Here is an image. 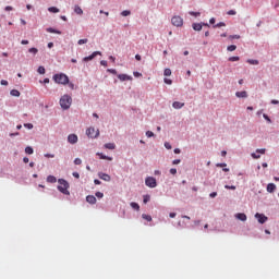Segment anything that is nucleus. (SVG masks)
Masks as SVG:
<instances>
[{"instance_id":"nucleus-1","label":"nucleus","mask_w":279,"mask_h":279,"mask_svg":"<svg viewBox=\"0 0 279 279\" xmlns=\"http://www.w3.org/2000/svg\"><path fill=\"white\" fill-rule=\"evenodd\" d=\"M58 191H60V193H63V195H71V192H69V182H66V180L64 179H59L58 180Z\"/></svg>"},{"instance_id":"nucleus-2","label":"nucleus","mask_w":279,"mask_h":279,"mask_svg":"<svg viewBox=\"0 0 279 279\" xmlns=\"http://www.w3.org/2000/svg\"><path fill=\"white\" fill-rule=\"evenodd\" d=\"M71 104H73V98L69 95H63L60 99V106L63 110H69L71 108Z\"/></svg>"},{"instance_id":"nucleus-3","label":"nucleus","mask_w":279,"mask_h":279,"mask_svg":"<svg viewBox=\"0 0 279 279\" xmlns=\"http://www.w3.org/2000/svg\"><path fill=\"white\" fill-rule=\"evenodd\" d=\"M52 80L56 82V84H62L63 86L69 84V76L64 73L54 74Z\"/></svg>"},{"instance_id":"nucleus-4","label":"nucleus","mask_w":279,"mask_h":279,"mask_svg":"<svg viewBox=\"0 0 279 279\" xmlns=\"http://www.w3.org/2000/svg\"><path fill=\"white\" fill-rule=\"evenodd\" d=\"M171 23L174 25V27H182V25H184V19H182V16L174 15L171 19Z\"/></svg>"},{"instance_id":"nucleus-5","label":"nucleus","mask_w":279,"mask_h":279,"mask_svg":"<svg viewBox=\"0 0 279 279\" xmlns=\"http://www.w3.org/2000/svg\"><path fill=\"white\" fill-rule=\"evenodd\" d=\"M145 184L148 186V189H156L158 186V183L156 182V178L154 177H147L145 179Z\"/></svg>"},{"instance_id":"nucleus-6","label":"nucleus","mask_w":279,"mask_h":279,"mask_svg":"<svg viewBox=\"0 0 279 279\" xmlns=\"http://www.w3.org/2000/svg\"><path fill=\"white\" fill-rule=\"evenodd\" d=\"M86 134L89 136V138H97V136H99V130L90 126L86 130Z\"/></svg>"},{"instance_id":"nucleus-7","label":"nucleus","mask_w":279,"mask_h":279,"mask_svg":"<svg viewBox=\"0 0 279 279\" xmlns=\"http://www.w3.org/2000/svg\"><path fill=\"white\" fill-rule=\"evenodd\" d=\"M97 56H101V51H94L90 56L84 57L83 62H90V60H95Z\"/></svg>"},{"instance_id":"nucleus-8","label":"nucleus","mask_w":279,"mask_h":279,"mask_svg":"<svg viewBox=\"0 0 279 279\" xmlns=\"http://www.w3.org/2000/svg\"><path fill=\"white\" fill-rule=\"evenodd\" d=\"M255 219H257L258 223H266L268 218L264 214L256 213Z\"/></svg>"},{"instance_id":"nucleus-9","label":"nucleus","mask_w":279,"mask_h":279,"mask_svg":"<svg viewBox=\"0 0 279 279\" xmlns=\"http://www.w3.org/2000/svg\"><path fill=\"white\" fill-rule=\"evenodd\" d=\"M68 142L71 144V145H75V143H77V135L76 134H70L68 136Z\"/></svg>"},{"instance_id":"nucleus-10","label":"nucleus","mask_w":279,"mask_h":279,"mask_svg":"<svg viewBox=\"0 0 279 279\" xmlns=\"http://www.w3.org/2000/svg\"><path fill=\"white\" fill-rule=\"evenodd\" d=\"M118 78L120 82H128V81H132V76L128 75V74H119Z\"/></svg>"},{"instance_id":"nucleus-11","label":"nucleus","mask_w":279,"mask_h":279,"mask_svg":"<svg viewBox=\"0 0 279 279\" xmlns=\"http://www.w3.org/2000/svg\"><path fill=\"white\" fill-rule=\"evenodd\" d=\"M235 219H239L240 221H247V215L244 213H239L235 215Z\"/></svg>"},{"instance_id":"nucleus-12","label":"nucleus","mask_w":279,"mask_h":279,"mask_svg":"<svg viewBox=\"0 0 279 279\" xmlns=\"http://www.w3.org/2000/svg\"><path fill=\"white\" fill-rule=\"evenodd\" d=\"M86 202L88 204H97V198L94 195L86 196Z\"/></svg>"},{"instance_id":"nucleus-13","label":"nucleus","mask_w":279,"mask_h":279,"mask_svg":"<svg viewBox=\"0 0 279 279\" xmlns=\"http://www.w3.org/2000/svg\"><path fill=\"white\" fill-rule=\"evenodd\" d=\"M172 108H174L175 110H180L181 108H184V102L174 101L172 104Z\"/></svg>"},{"instance_id":"nucleus-14","label":"nucleus","mask_w":279,"mask_h":279,"mask_svg":"<svg viewBox=\"0 0 279 279\" xmlns=\"http://www.w3.org/2000/svg\"><path fill=\"white\" fill-rule=\"evenodd\" d=\"M235 97H239L241 99H245L247 98V92L243 90V92H236L235 93Z\"/></svg>"},{"instance_id":"nucleus-15","label":"nucleus","mask_w":279,"mask_h":279,"mask_svg":"<svg viewBox=\"0 0 279 279\" xmlns=\"http://www.w3.org/2000/svg\"><path fill=\"white\" fill-rule=\"evenodd\" d=\"M100 180H104L105 182H110V175L107 173H99Z\"/></svg>"},{"instance_id":"nucleus-16","label":"nucleus","mask_w":279,"mask_h":279,"mask_svg":"<svg viewBox=\"0 0 279 279\" xmlns=\"http://www.w3.org/2000/svg\"><path fill=\"white\" fill-rule=\"evenodd\" d=\"M47 182H49L50 184H56L58 182V179H56V177L53 175H48Z\"/></svg>"},{"instance_id":"nucleus-17","label":"nucleus","mask_w":279,"mask_h":279,"mask_svg":"<svg viewBox=\"0 0 279 279\" xmlns=\"http://www.w3.org/2000/svg\"><path fill=\"white\" fill-rule=\"evenodd\" d=\"M46 32H48V34H59V35L62 34V32L51 27L46 28Z\"/></svg>"},{"instance_id":"nucleus-18","label":"nucleus","mask_w":279,"mask_h":279,"mask_svg":"<svg viewBox=\"0 0 279 279\" xmlns=\"http://www.w3.org/2000/svg\"><path fill=\"white\" fill-rule=\"evenodd\" d=\"M267 191H268V193H274V191H276V184L269 183L267 185Z\"/></svg>"},{"instance_id":"nucleus-19","label":"nucleus","mask_w":279,"mask_h":279,"mask_svg":"<svg viewBox=\"0 0 279 279\" xmlns=\"http://www.w3.org/2000/svg\"><path fill=\"white\" fill-rule=\"evenodd\" d=\"M192 27L195 32H202V24L199 23H194Z\"/></svg>"},{"instance_id":"nucleus-20","label":"nucleus","mask_w":279,"mask_h":279,"mask_svg":"<svg viewBox=\"0 0 279 279\" xmlns=\"http://www.w3.org/2000/svg\"><path fill=\"white\" fill-rule=\"evenodd\" d=\"M97 156L100 157V160H112V157L106 156L101 153H97Z\"/></svg>"},{"instance_id":"nucleus-21","label":"nucleus","mask_w":279,"mask_h":279,"mask_svg":"<svg viewBox=\"0 0 279 279\" xmlns=\"http://www.w3.org/2000/svg\"><path fill=\"white\" fill-rule=\"evenodd\" d=\"M74 12H75V14H78V15L84 14V11L80 8V5L74 7Z\"/></svg>"},{"instance_id":"nucleus-22","label":"nucleus","mask_w":279,"mask_h":279,"mask_svg":"<svg viewBox=\"0 0 279 279\" xmlns=\"http://www.w3.org/2000/svg\"><path fill=\"white\" fill-rule=\"evenodd\" d=\"M10 95H12V97H21V92H19L17 89H12L10 92Z\"/></svg>"},{"instance_id":"nucleus-23","label":"nucleus","mask_w":279,"mask_h":279,"mask_svg":"<svg viewBox=\"0 0 279 279\" xmlns=\"http://www.w3.org/2000/svg\"><path fill=\"white\" fill-rule=\"evenodd\" d=\"M117 145H114V143H107L105 144V148L106 149H116Z\"/></svg>"},{"instance_id":"nucleus-24","label":"nucleus","mask_w":279,"mask_h":279,"mask_svg":"<svg viewBox=\"0 0 279 279\" xmlns=\"http://www.w3.org/2000/svg\"><path fill=\"white\" fill-rule=\"evenodd\" d=\"M48 12H52V14H58V12H60V9L56 7H50L48 8Z\"/></svg>"},{"instance_id":"nucleus-25","label":"nucleus","mask_w":279,"mask_h":279,"mask_svg":"<svg viewBox=\"0 0 279 279\" xmlns=\"http://www.w3.org/2000/svg\"><path fill=\"white\" fill-rule=\"evenodd\" d=\"M131 208H133V210H141V206L138 205V203H131Z\"/></svg>"},{"instance_id":"nucleus-26","label":"nucleus","mask_w":279,"mask_h":279,"mask_svg":"<svg viewBox=\"0 0 279 279\" xmlns=\"http://www.w3.org/2000/svg\"><path fill=\"white\" fill-rule=\"evenodd\" d=\"M25 154H28L29 156H32V154H34V148H32V146H27L25 148Z\"/></svg>"},{"instance_id":"nucleus-27","label":"nucleus","mask_w":279,"mask_h":279,"mask_svg":"<svg viewBox=\"0 0 279 279\" xmlns=\"http://www.w3.org/2000/svg\"><path fill=\"white\" fill-rule=\"evenodd\" d=\"M37 73H39V75H45L46 73L45 66L40 65L37 70Z\"/></svg>"},{"instance_id":"nucleus-28","label":"nucleus","mask_w":279,"mask_h":279,"mask_svg":"<svg viewBox=\"0 0 279 279\" xmlns=\"http://www.w3.org/2000/svg\"><path fill=\"white\" fill-rule=\"evenodd\" d=\"M247 63L248 64H254V65H258L259 64L258 60H254V59H248Z\"/></svg>"},{"instance_id":"nucleus-29","label":"nucleus","mask_w":279,"mask_h":279,"mask_svg":"<svg viewBox=\"0 0 279 279\" xmlns=\"http://www.w3.org/2000/svg\"><path fill=\"white\" fill-rule=\"evenodd\" d=\"M130 14H132L130 10H124L121 12V16H130Z\"/></svg>"},{"instance_id":"nucleus-30","label":"nucleus","mask_w":279,"mask_h":279,"mask_svg":"<svg viewBox=\"0 0 279 279\" xmlns=\"http://www.w3.org/2000/svg\"><path fill=\"white\" fill-rule=\"evenodd\" d=\"M163 75L166 76V77H169V76H171V69H166L165 71H163Z\"/></svg>"},{"instance_id":"nucleus-31","label":"nucleus","mask_w":279,"mask_h":279,"mask_svg":"<svg viewBox=\"0 0 279 279\" xmlns=\"http://www.w3.org/2000/svg\"><path fill=\"white\" fill-rule=\"evenodd\" d=\"M142 218H144L146 221H151V216L150 215L143 214Z\"/></svg>"},{"instance_id":"nucleus-32","label":"nucleus","mask_w":279,"mask_h":279,"mask_svg":"<svg viewBox=\"0 0 279 279\" xmlns=\"http://www.w3.org/2000/svg\"><path fill=\"white\" fill-rule=\"evenodd\" d=\"M225 189H227L229 191H236V186H234V185H225Z\"/></svg>"},{"instance_id":"nucleus-33","label":"nucleus","mask_w":279,"mask_h":279,"mask_svg":"<svg viewBox=\"0 0 279 279\" xmlns=\"http://www.w3.org/2000/svg\"><path fill=\"white\" fill-rule=\"evenodd\" d=\"M227 50L228 51H236V46L235 45L228 46Z\"/></svg>"},{"instance_id":"nucleus-34","label":"nucleus","mask_w":279,"mask_h":279,"mask_svg":"<svg viewBox=\"0 0 279 279\" xmlns=\"http://www.w3.org/2000/svg\"><path fill=\"white\" fill-rule=\"evenodd\" d=\"M240 58L239 57H230L229 62H239Z\"/></svg>"},{"instance_id":"nucleus-35","label":"nucleus","mask_w":279,"mask_h":279,"mask_svg":"<svg viewBox=\"0 0 279 279\" xmlns=\"http://www.w3.org/2000/svg\"><path fill=\"white\" fill-rule=\"evenodd\" d=\"M24 128H27V130H34V124L32 123H25Z\"/></svg>"},{"instance_id":"nucleus-36","label":"nucleus","mask_w":279,"mask_h":279,"mask_svg":"<svg viewBox=\"0 0 279 279\" xmlns=\"http://www.w3.org/2000/svg\"><path fill=\"white\" fill-rule=\"evenodd\" d=\"M29 53H34V56H36V53H38V49L37 48H31L28 50Z\"/></svg>"},{"instance_id":"nucleus-37","label":"nucleus","mask_w":279,"mask_h":279,"mask_svg":"<svg viewBox=\"0 0 279 279\" xmlns=\"http://www.w3.org/2000/svg\"><path fill=\"white\" fill-rule=\"evenodd\" d=\"M216 27H226V23L219 22L218 24L214 25V28Z\"/></svg>"},{"instance_id":"nucleus-38","label":"nucleus","mask_w":279,"mask_h":279,"mask_svg":"<svg viewBox=\"0 0 279 279\" xmlns=\"http://www.w3.org/2000/svg\"><path fill=\"white\" fill-rule=\"evenodd\" d=\"M263 118L265 119V121H267L268 123H271V119L269 118V116H267V113L263 114Z\"/></svg>"},{"instance_id":"nucleus-39","label":"nucleus","mask_w":279,"mask_h":279,"mask_svg":"<svg viewBox=\"0 0 279 279\" xmlns=\"http://www.w3.org/2000/svg\"><path fill=\"white\" fill-rule=\"evenodd\" d=\"M251 156H252V158H254V160H258V158H260V155H258L256 153H252Z\"/></svg>"},{"instance_id":"nucleus-40","label":"nucleus","mask_w":279,"mask_h":279,"mask_svg":"<svg viewBox=\"0 0 279 279\" xmlns=\"http://www.w3.org/2000/svg\"><path fill=\"white\" fill-rule=\"evenodd\" d=\"M86 43H88V39H80L77 45H86Z\"/></svg>"},{"instance_id":"nucleus-41","label":"nucleus","mask_w":279,"mask_h":279,"mask_svg":"<svg viewBox=\"0 0 279 279\" xmlns=\"http://www.w3.org/2000/svg\"><path fill=\"white\" fill-rule=\"evenodd\" d=\"M146 136H147V138H151V136H154V132L147 131Z\"/></svg>"},{"instance_id":"nucleus-42","label":"nucleus","mask_w":279,"mask_h":279,"mask_svg":"<svg viewBox=\"0 0 279 279\" xmlns=\"http://www.w3.org/2000/svg\"><path fill=\"white\" fill-rule=\"evenodd\" d=\"M108 73H111L112 75H117V71L114 69H108Z\"/></svg>"},{"instance_id":"nucleus-43","label":"nucleus","mask_w":279,"mask_h":279,"mask_svg":"<svg viewBox=\"0 0 279 279\" xmlns=\"http://www.w3.org/2000/svg\"><path fill=\"white\" fill-rule=\"evenodd\" d=\"M170 173H171V175H175V173H178V169L171 168Z\"/></svg>"},{"instance_id":"nucleus-44","label":"nucleus","mask_w":279,"mask_h":279,"mask_svg":"<svg viewBox=\"0 0 279 279\" xmlns=\"http://www.w3.org/2000/svg\"><path fill=\"white\" fill-rule=\"evenodd\" d=\"M227 14H229V16H234L236 14V11L230 10V11H228Z\"/></svg>"},{"instance_id":"nucleus-45","label":"nucleus","mask_w":279,"mask_h":279,"mask_svg":"<svg viewBox=\"0 0 279 279\" xmlns=\"http://www.w3.org/2000/svg\"><path fill=\"white\" fill-rule=\"evenodd\" d=\"M163 82L165 84H169V85L173 84V81H171V78H165Z\"/></svg>"},{"instance_id":"nucleus-46","label":"nucleus","mask_w":279,"mask_h":279,"mask_svg":"<svg viewBox=\"0 0 279 279\" xmlns=\"http://www.w3.org/2000/svg\"><path fill=\"white\" fill-rule=\"evenodd\" d=\"M74 165H82V159L75 158L74 159Z\"/></svg>"},{"instance_id":"nucleus-47","label":"nucleus","mask_w":279,"mask_h":279,"mask_svg":"<svg viewBox=\"0 0 279 279\" xmlns=\"http://www.w3.org/2000/svg\"><path fill=\"white\" fill-rule=\"evenodd\" d=\"M149 199H150L149 195H145L144 199H143L144 204H147V202H149Z\"/></svg>"},{"instance_id":"nucleus-48","label":"nucleus","mask_w":279,"mask_h":279,"mask_svg":"<svg viewBox=\"0 0 279 279\" xmlns=\"http://www.w3.org/2000/svg\"><path fill=\"white\" fill-rule=\"evenodd\" d=\"M266 149L265 148H259L256 149V154H265Z\"/></svg>"},{"instance_id":"nucleus-49","label":"nucleus","mask_w":279,"mask_h":279,"mask_svg":"<svg viewBox=\"0 0 279 279\" xmlns=\"http://www.w3.org/2000/svg\"><path fill=\"white\" fill-rule=\"evenodd\" d=\"M96 197H98L99 199H101V197H104V193H101V192H96Z\"/></svg>"},{"instance_id":"nucleus-50","label":"nucleus","mask_w":279,"mask_h":279,"mask_svg":"<svg viewBox=\"0 0 279 279\" xmlns=\"http://www.w3.org/2000/svg\"><path fill=\"white\" fill-rule=\"evenodd\" d=\"M133 75H134V77H142L143 76V74L140 73V72H134Z\"/></svg>"},{"instance_id":"nucleus-51","label":"nucleus","mask_w":279,"mask_h":279,"mask_svg":"<svg viewBox=\"0 0 279 279\" xmlns=\"http://www.w3.org/2000/svg\"><path fill=\"white\" fill-rule=\"evenodd\" d=\"M72 175H73V178H76V180H80V173L78 172H73Z\"/></svg>"},{"instance_id":"nucleus-52","label":"nucleus","mask_w":279,"mask_h":279,"mask_svg":"<svg viewBox=\"0 0 279 279\" xmlns=\"http://www.w3.org/2000/svg\"><path fill=\"white\" fill-rule=\"evenodd\" d=\"M190 14H191V16H199L201 13H199V12H193V11H192V12H190Z\"/></svg>"},{"instance_id":"nucleus-53","label":"nucleus","mask_w":279,"mask_h":279,"mask_svg":"<svg viewBox=\"0 0 279 279\" xmlns=\"http://www.w3.org/2000/svg\"><path fill=\"white\" fill-rule=\"evenodd\" d=\"M100 64H101V66H108V61L102 60V61H100Z\"/></svg>"},{"instance_id":"nucleus-54","label":"nucleus","mask_w":279,"mask_h":279,"mask_svg":"<svg viewBox=\"0 0 279 279\" xmlns=\"http://www.w3.org/2000/svg\"><path fill=\"white\" fill-rule=\"evenodd\" d=\"M0 84H1V86H8V81L2 80V81L0 82Z\"/></svg>"},{"instance_id":"nucleus-55","label":"nucleus","mask_w":279,"mask_h":279,"mask_svg":"<svg viewBox=\"0 0 279 279\" xmlns=\"http://www.w3.org/2000/svg\"><path fill=\"white\" fill-rule=\"evenodd\" d=\"M180 162H181L180 159H174V160L172 161V165H180Z\"/></svg>"},{"instance_id":"nucleus-56","label":"nucleus","mask_w":279,"mask_h":279,"mask_svg":"<svg viewBox=\"0 0 279 279\" xmlns=\"http://www.w3.org/2000/svg\"><path fill=\"white\" fill-rule=\"evenodd\" d=\"M21 44H22V45H29V40L23 39V40L21 41Z\"/></svg>"},{"instance_id":"nucleus-57","label":"nucleus","mask_w":279,"mask_h":279,"mask_svg":"<svg viewBox=\"0 0 279 279\" xmlns=\"http://www.w3.org/2000/svg\"><path fill=\"white\" fill-rule=\"evenodd\" d=\"M217 196V192H213L209 194V197L215 198Z\"/></svg>"},{"instance_id":"nucleus-58","label":"nucleus","mask_w":279,"mask_h":279,"mask_svg":"<svg viewBox=\"0 0 279 279\" xmlns=\"http://www.w3.org/2000/svg\"><path fill=\"white\" fill-rule=\"evenodd\" d=\"M165 147H166V149H171V144H169V143H165Z\"/></svg>"},{"instance_id":"nucleus-59","label":"nucleus","mask_w":279,"mask_h":279,"mask_svg":"<svg viewBox=\"0 0 279 279\" xmlns=\"http://www.w3.org/2000/svg\"><path fill=\"white\" fill-rule=\"evenodd\" d=\"M231 38L239 40V38H241V36L240 35H233V36H231Z\"/></svg>"},{"instance_id":"nucleus-60","label":"nucleus","mask_w":279,"mask_h":279,"mask_svg":"<svg viewBox=\"0 0 279 279\" xmlns=\"http://www.w3.org/2000/svg\"><path fill=\"white\" fill-rule=\"evenodd\" d=\"M11 10H13L12 7H10V5L5 7V11H7V12H11Z\"/></svg>"},{"instance_id":"nucleus-61","label":"nucleus","mask_w":279,"mask_h":279,"mask_svg":"<svg viewBox=\"0 0 279 279\" xmlns=\"http://www.w3.org/2000/svg\"><path fill=\"white\" fill-rule=\"evenodd\" d=\"M23 162H25V165H27V162H29V158L24 157V158H23Z\"/></svg>"},{"instance_id":"nucleus-62","label":"nucleus","mask_w":279,"mask_h":279,"mask_svg":"<svg viewBox=\"0 0 279 279\" xmlns=\"http://www.w3.org/2000/svg\"><path fill=\"white\" fill-rule=\"evenodd\" d=\"M135 60H137L138 62H141V60H142L141 54H136V56H135Z\"/></svg>"},{"instance_id":"nucleus-63","label":"nucleus","mask_w":279,"mask_h":279,"mask_svg":"<svg viewBox=\"0 0 279 279\" xmlns=\"http://www.w3.org/2000/svg\"><path fill=\"white\" fill-rule=\"evenodd\" d=\"M175 215H177L175 213H170L169 217H170L171 219H174Z\"/></svg>"},{"instance_id":"nucleus-64","label":"nucleus","mask_w":279,"mask_h":279,"mask_svg":"<svg viewBox=\"0 0 279 279\" xmlns=\"http://www.w3.org/2000/svg\"><path fill=\"white\" fill-rule=\"evenodd\" d=\"M209 23H210V25H215V17H211V19L209 20Z\"/></svg>"}]
</instances>
